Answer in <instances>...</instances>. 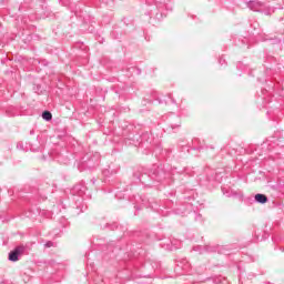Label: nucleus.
<instances>
[{"label": "nucleus", "instance_id": "f257e3e1", "mask_svg": "<svg viewBox=\"0 0 284 284\" xmlns=\"http://www.w3.org/2000/svg\"><path fill=\"white\" fill-rule=\"evenodd\" d=\"M255 201L257 203H267V196L265 194L258 193L255 195Z\"/></svg>", "mask_w": 284, "mask_h": 284}, {"label": "nucleus", "instance_id": "f03ea898", "mask_svg": "<svg viewBox=\"0 0 284 284\" xmlns=\"http://www.w3.org/2000/svg\"><path fill=\"white\" fill-rule=\"evenodd\" d=\"M9 261H19V250H16L9 254Z\"/></svg>", "mask_w": 284, "mask_h": 284}, {"label": "nucleus", "instance_id": "7ed1b4c3", "mask_svg": "<svg viewBox=\"0 0 284 284\" xmlns=\"http://www.w3.org/2000/svg\"><path fill=\"white\" fill-rule=\"evenodd\" d=\"M42 119H44V121H52V113L50 111H44L42 113Z\"/></svg>", "mask_w": 284, "mask_h": 284}, {"label": "nucleus", "instance_id": "20e7f679", "mask_svg": "<svg viewBox=\"0 0 284 284\" xmlns=\"http://www.w3.org/2000/svg\"><path fill=\"white\" fill-rule=\"evenodd\" d=\"M45 247H52V243H50V242L47 243V244H45Z\"/></svg>", "mask_w": 284, "mask_h": 284}]
</instances>
